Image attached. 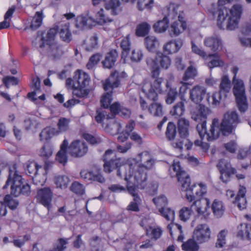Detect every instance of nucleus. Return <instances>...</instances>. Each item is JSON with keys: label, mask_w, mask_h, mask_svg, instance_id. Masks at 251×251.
Listing matches in <instances>:
<instances>
[{"label": "nucleus", "mask_w": 251, "mask_h": 251, "mask_svg": "<svg viewBox=\"0 0 251 251\" xmlns=\"http://www.w3.org/2000/svg\"><path fill=\"white\" fill-rule=\"evenodd\" d=\"M141 162H144L145 164L140 163L135 158H129L126 160L122 158L118 157L115 150H107L103 156L104 161L103 170L106 173H110L117 169V176L122 177L124 173L125 180L126 182V189L128 193L133 197L131 201L127 207L128 211L138 212L140 210L139 205L142 200L138 193L136 188L144 189L147 185V172L152 166L153 161L151 158L148 151H144L138 155Z\"/></svg>", "instance_id": "nucleus-1"}, {"label": "nucleus", "mask_w": 251, "mask_h": 251, "mask_svg": "<svg viewBox=\"0 0 251 251\" xmlns=\"http://www.w3.org/2000/svg\"><path fill=\"white\" fill-rule=\"evenodd\" d=\"M173 170L176 173L181 191H184L187 201L192 202L191 207L194 209L197 215L201 219L207 220L210 215V200L203 197L207 193V186L203 183H194L191 185L189 175L181 167L178 161L174 160L170 170Z\"/></svg>", "instance_id": "nucleus-2"}, {"label": "nucleus", "mask_w": 251, "mask_h": 251, "mask_svg": "<svg viewBox=\"0 0 251 251\" xmlns=\"http://www.w3.org/2000/svg\"><path fill=\"white\" fill-rule=\"evenodd\" d=\"M58 32L63 42L69 43L72 41L70 23L66 22L60 26L56 25L47 31H43L39 43L40 48L48 47L55 57L63 53L62 46L55 42V37Z\"/></svg>", "instance_id": "nucleus-3"}, {"label": "nucleus", "mask_w": 251, "mask_h": 251, "mask_svg": "<svg viewBox=\"0 0 251 251\" xmlns=\"http://www.w3.org/2000/svg\"><path fill=\"white\" fill-rule=\"evenodd\" d=\"M207 109L203 105H201L199 110L192 114V118L196 122H200L197 126V130L201 140L206 139L207 141H212L218 138L219 131L216 130L219 125L217 119H214L209 131L206 129V120Z\"/></svg>", "instance_id": "nucleus-4"}, {"label": "nucleus", "mask_w": 251, "mask_h": 251, "mask_svg": "<svg viewBox=\"0 0 251 251\" xmlns=\"http://www.w3.org/2000/svg\"><path fill=\"white\" fill-rule=\"evenodd\" d=\"M146 63L151 70V77L155 79L152 83L149 82L144 83L142 90L149 100L155 101L158 100V94H162L163 92L161 86L163 78L158 77L160 73V68L159 65L153 61V58H147Z\"/></svg>", "instance_id": "nucleus-5"}, {"label": "nucleus", "mask_w": 251, "mask_h": 251, "mask_svg": "<svg viewBox=\"0 0 251 251\" xmlns=\"http://www.w3.org/2000/svg\"><path fill=\"white\" fill-rule=\"evenodd\" d=\"M23 184V178L18 169L16 162H12L8 166V176L3 189H6L9 185L11 194L15 197L21 194L28 196L30 194V186L28 184Z\"/></svg>", "instance_id": "nucleus-6"}, {"label": "nucleus", "mask_w": 251, "mask_h": 251, "mask_svg": "<svg viewBox=\"0 0 251 251\" xmlns=\"http://www.w3.org/2000/svg\"><path fill=\"white\" fill-rule=\"evenodd\" d=\"M243 8L234 4L230 9L224 8L218 10L217 26L221 29L232 30L237 28L241 19Z\"/></svg>", "instance_id": "nucleus-7"}, {"label": "nucleus", "mask_w": 251, "mask_h": 251, "mask_svg": "<svg viewBox=\"0 0 251 251\" xmlns=\"http://www.w3.org/2000/svg\"><path fill=\"white\" fill-rule=\"evenodd\" d=\"M90 82V77L88 74L81 70H77L73 78H68L66 81V86L73 89V94L78 98L87 97L89 91L86 89Z\"/></svg>", "instance_id": "nucleus-8"}, {"label": "nucleus", "mask_w": 251, "mask_h": 251, "mask_svg": "<svg viewBox=\"0 0 251 251\" xmlns=\"http://www.w3.org/2000/svg\"><path fill=\"white\" fill-rule=\"evenodd\" d=\"M126 76L125 72H119L117 71H113L109 78L106 79L103 84V87L105 91V93L100 100L101 105L105 108L109 107L112 100L113 95V90L118 88L120 85L121 78Z\"/></svg>", "instance_id": "nucleus-9"}, {"label": "nucleus", "mask_w": 251, "mask_h": 251, "mask_svg": "<svg viewBox=\"0 0 251 251\" xmlns=\"http://www.w3.org/2000/svg\"><path fill=\"white\" fill-rule=\"evenodd\" d=\"M238 115L235 111H228L224 114L220 124V130L224 136L231 134L240 123Z\"/></svg>", "instance_id": "nucleus-10"}, {"label": "nucleus", "mask_w": 251, "mask_h": 251, "mask_svg": "<svg viewBox=\"0 0 251 251\" xmlns=\"http://www.w3.org/2000/svg\"><path fill=\"white\" fill-rule=\"evenodd\" d=\"M233 92L236 98L239 110L241 113L245 112L248 109V104L245 95L244 84L242 80H238L235 82Z\"/></svg>", "instance_id": "nucleus-11"}, {"label": "nucleus", "mask_w": 251, "mask_h": 251, "mask_svg": "<svg viewBox=\"0 0 251 251\" xmlns=\"http://www.w3.org/2000/svg\"><path fill=\"white\" fill-rule=\"evenodd\" d=\"M152 201L158 209L160 214L167 221H173L175 218V211L171 208L167 207L168 201L164 195H161L152 199Z\"/></svg>", "instance_id": "nucleus-12"}, {"label": "nucleus", "mask_w": 251, "mask_h": 251, "mask_svg": "<svg viewBox=\"0 0 251 251\" xmlns=\"http://www.w3.org/2000/svg\"><path fill=\"white\" fill-rule=\"evenodd\" d=\"M217 167L220 173V179L225 183L230 181L232 176L237 173L236 169L232 166L230 162L224 159L219 161Z\"/></svg>", "instance_id": "nucleus-13"}, {"label": "nucleus", "mask_w": 251, "mask_h": 251, "mask_svg": "<svg viewBox=\"0 0 251 251\" xmlns=\"http://www.w3.org/2000/svg\"><path fill=\"white\" fill-rule=\"evenodd\" d=\"M35 198L37 203L42 205L48 210L51 208L53 193L50 187L39 189Z\"/></svg>", "instance_id": "nucleus-14"}, {"label": "nucleus", "mask_w": 251, "mask_h": 251, "mask_svg": "<svg viewBox=\"0 0 251 251\" xmlns=\"http://www.w3.org/2000/svg\"><path fill=\"white\" fill-rule=\"evenodd\" d=\"M42 168V166L39 165L34 161H28L26 163V169L28 175L30 176L32 179L33 181L37 184L38 183L43 184L46 179V175L44 173L43 176L38 173L39 170Z\"/></svg>", "instance_id": "nucleus-15"}, {"label": "nucleus", "mask_w": 251, "mask_h": 251, "mask_svg": "<svg viewBox=\"0 0 251 251\" xmlns=\"http://www.w3.org/2000/svg\"><path fill=\"white\" fill-rule=\"evenodd\" d=\"M230 88V81L227 75H223L220 86V91L214 93L212 96V104L214 106L219 105L222 100V95L226 97V94L229 92Z\"/></svg>", "instance_id": "nucleus-16"}, {"label": "nucleus", "mask_w": 251, "mask_h": 251, "mask_svg": "<svg viewBox=\"0 0 251 251\" xmlns=\"http://www.w3.org/2000/svg\"><path fill=\"white\" fill-rule=\"evenodd\" d=\"M211 230L206 224H200L193 231V238L199 244L208 242L211 238Z\"/></svg>", "instance_id": "nucleus-17"}, {"label": "nucleus", "mask_w": 251, "mask_h": 251, "mask_svg": "<svg viewBox=\"0 0 251 251\" xmlns=\"http://www.w3.org/2000/svg\"><path fill=\"white\" fill-rule=\"evenodd\" d=\"M68 153L73 157H79L84 156L88 151L86 144L79 140L73 141L68 146Z\"/></svg>", "instance_id": "nucleus-18"}, {"label": "nucleus", "mask_w": 251, "mask_h": 251, "mask_svg": "<svg viewBox=\"0 0 251 251\" xmlns=\"http://www.w3.org/2000/svg\"><path fill=\"white\" fill-rule=\"evenodd\" d=\"M81 177L85 181H96L100 183H103L105 178L103 176L100 169L95 171H89L87 170H83L80 173Z\"/></svg>", "instance_id": "nucleus-19"}, {"label": "nucleus", "mask_w": 251, "mask_h": 251, "mask_svg": "<svg viewBox=\"0 0 251 251\" xmlns=\"http://www.w3.org/2000/svg\"><path fill=\"white\" fill-rule=\"evenodd\" d=\"M187 27L186 22L184 20V17L179 15L178 21L174 22L170 27L171 34L174 36H178L183 32Z\"/></svg>", "instance_id": "nucleus-20"}, {"label": "nucleus", "mask_w": 251, "mask_h": 251, "mask_svg": "<svg viewBox=\"0 0 251 251\" xmlns=\"http://www.w3.org/2000/svg\"><path fill=\"white\" fill-rule=\"evenodd\" d=\"M246 188L243 186H240L233 203L237 205L239 210L246 208L247 201L246 197Z\"/></svg>", "instance_id": "nucleus-21"}, {"label": "nucleus", "mask_w": 251, "mask_h": 251, "mask_svg": "<svg viewBox=\"0 0 251 251\" xmlns=\"http://www.w3.org/2000/svg\"><path fill=\"white\" fill-rule=\"evenodd\" d=\"M183 45V42L181 39L171 40L163 46V51L167 54H171L176 53L179 51Z\"/></svg>", "instance_id": "nucleus-22"}, {"label": "nucleus", "mask_w": 251, "mask_h": 251, "mask_svg": "<svg viewBox=\"0 0 251 251\" xmlns=\"http://www.w3.org/2000/svg\"><path fill=\"white\" fill-rule=\"evenodd\" d=\"M206 93L205 89L201 86H195L190 92V98L191 100L198 104L203 100Z\"/></svg>", "instance_id": "nucleus-23"}, {"label": "nucleus", "mask_w": 251, "mask_h": 251, "mask_svg": "<svg viewBox=\"0 0 251 251\" xmlns=\"http://www.w3.org/2000/svg\"><path fill=\"white\" fill-rule=\"evenodd\" d=\"M118 56L116 50H111L106 54L104 60L102 61L103 67L108 69L112 68L115 65Z\"/></svg>", "instance_id": "nucleus-24"}, {"label": "nucleus", "mask_w": 251, "mask_h": 251, "mask_svg": "<svg viewBox=\"0 0 251 251\" xmlns=\"http://www.w3.org/2000/svg\"><path fill=\"white\" fill-rule=\"evenodd\" d=\"M204 45L209 48L213 51H216L222 48L221 40L217 36H213L206 38L204 40Z\"/></svg>", "instance_id": "nucleus-25"}, {"label": "nucleus", "mask_w": 251, "mask_h": 251, "mask_svg": "<svg viewBox=\"0 0 251 251\" xmlns=\"http://www.w3.org/2000/svg\"><path fill=\"white\" fill-rule=\"evenodd\" d=\"M167 228L173 238L174 239L177 236V240L178 241H182L184 237L182 235V227L181 225L178 224L171 223L168 225Z\"/></svg>", "instance_id": "nucleus-26"}, {"label": "nucleus", "mask_w": 251, "mask_h": 251, "mask_svg": "<svg viewBox=\"0 0 251 251\" xmlns=\"http://www.w3.org/2000/svg\"><path fill=\"white\" fill-rule=\"evenodd\" d=\"M68 142L64 139L60 146V149L56 155L55 160L59 163L65 165L68 160L67 151Z\"/></svg>", "instance_id": "nucleus-27"}, {"label": "nucleus", "mask_w": 251, "mask_h": 251, "mask_svg": "<svg viewBox=\"0 0 251 251\" xmlns=\"http://www.w3.org/2000/svg\"><path fill=\"white\" fill-rule=\"evenodd\" d=\"M105 8L110 10L111 14L116 15L122 12V4L119 0H109L105 3Z\"/></svg>", "instance_id": "nucleus-28"}, {"label": "nucleus", "mask_w": 251, "mask_h": 251, "mask_svg": "<svg viewBox=\"0 0 251 251\" xmlns=\"http://www.w3.org/2000/svg\"><path fill=\"white\" fill-rule=\"evenodd\" d=\"M166 87L167 88V93L165 98V101L166 103L171 104L175 102L178 96V92L176 88L171 87L169 81L166 82Z\"/></svg>", "instance_id": "nucleus-29"}, {"label": "nucleus", "mask_w": 251, "mask_h": 251, "mask_svg": "<svg viewBox=\"0 0 251 251\" xmlns=\"http://www.w3.org/2000/svg\"><path fill=\"white\" fill-rule=\"evenodd\" d=\"M120 47L122 50V58L125 62L127 60V58L131 50V42L129 35L124 37L120 43Z\"/></svg>", "instance_id": "nucleus-30"}, {"label": "nucleus", "mask_w": 251, "mask_h": 251, "mask_svg": "<svg viewBox=\"0 0 251 251\" xmlns=\"http://www.w3.org/2000/svg\"><path fill=\"white\" fill-rule=\"evenodd\" d=\"M153 61L159 65V68L165 70L168 69L171 64L170 58L161 52L158 53L155 58L153 59Z\"/></svg>", "instance_id": "nucleus-31"}, {"label": "nucleus", "mask_w": 251, "mask_h": 251, "mask_svg": "<svg viewBox=\"0 0 251 251\" xmlns=\"http://www.w3.org/2000/svg\"><path fill=\"white\" fill-rule=\"evenodd\" d=\"M211 210L215 217L221 218L224 214L226 210L225 206L222 201L215 199L211 206Z\"/></svg>", "instance_id": "nucleus-32"}, {"label": "nucleus", "mask_w": 251, "mask_h": 251, "mask_svg": "<svg viewBox=\"0 0 251 251\" xmlns=\"http://www.w3.org/2000/svg\"><path fill=\"white\" fill-rule=\"evenodd\" d=\"M237 236L243 239H251V225L246 223L241 224L238 226Z\"/></svg>", "instance_id": "nucleus-33"}, {"label": "nucleus", "mask_w": 251, "mask_h": 251, "mask_svg": "<svg viewBox=\"0 0 251 251\" xmlns=\"http://www.w3.org/2000/svg\"><path fill=\"white\" fill-rule=\"evenodd\" d=\"M189 121L185 118H180L177 122L178 131L181 138H186L189 134Z\"/></svg>", "instance_id": "nucleus-34"}, {"label": "nucleus", "mask_w": 251, "mask_h": 251, "mask_svg": "<svg viewBox=\"0 0 251 251\" xmlns=\"http://www.w3.org/2000/svg\"><path fill=\"white\" fill-rule=\"evenodd\" d=\"M106 132L114 136L120 133L122 130V126L120 123L112 119L105 126Z\"/></svg>", "instance_id": "nucleus-35"}, {"label": "nucleus", "mask_w": 251, "mask_h": 251, "mask_svg": "<svg viewBox=\"0 0 251 251\" xmlns=\"http://www.w3.org/2000/svg\"><path fill=\"white\" fill-rule=\"evenodd\" d=\"M151 29V25L147 22H142L137 25L135 35L137 37H145L147 35Z\"/></svg>", "instance_id": "nucleus-36"}, {"label": "nucleus", "mask_w": 251, "mask_h": 251, "mask_svg": "<svg viewBox=\"0 0 251 251\" xmlns=\"http://www.w3.org/2000/svg\"><path fill=\"white\" fill-rule=\"evenodd\" d=\"M70 182V180L68 176L65 175L56 176L54 178V182L57 188L61 189L67 188Z\"/></svg>", "instance_id": "nucleus-37"}, {"label": "nucleus", "mask_w": 251, "mask_h": 251, "mask_svg": "<svg viewBox=\"0 0 251 251\" xmlns=\"http://www.w3.org/2000/svg\"><path fill=\"white\" fill-rule=\"evenodd\" d=\"M148 110L154 116L161 117L164 114L163 105L160 103L152 102L149 105Z\"/></svg>", "instance_id": "nucleus-38"}, {"label": "nucleus", "mask_w": 251, "mask_h": 251, "mask_svg": "<svg viewBox=\"0 0 251 251\" xmlns=\"http://www.w3.org/2000/svg\"><path fill=\"white\" fill-rule=\"evenodd\" d=\"M43 18L44 15L43 12L42 11H37L31 21L30 25V28L32 30L37 29L42 25Z\"/></svg>", "instance_id": "nucleus-39"}, {"label": "nucleus", "mask_w": 251, "mask_h": 251, "mask_svg": "<svg viewBox=\"0 0 251 251\" xmlns=\"http://www.w3.org/2000/svg\"><path fill=\"white\" fill-rule=\"evenodd\" d=\"M198 242L193 237L184 242L181 246L184 251H198L200 248Z\"/></svg>", "instance_id": "nucleus-40"}, {"label": "nucleus", "mask_w": 251, "mask_h": 251, "mask_svg": "<svg viewBox=\"0 0 251 251\" xmlns=\"http://www.w3.org/2000/svg\"><path fill=\"white\" fill-rule=\"evenodd\" d=\"M169 20L167 16H165L162 20H159L153 25L155 31L161 33L165 31L169 26Z\"/></svg>", "instance_id": "nucleus-41"}, {"label": "nucleus", "mask_w": 251, "mask_h": 251, "mask_svg": "<svg viewBox=\"0 0 251 251\" xmlns=\"http://www.w3.org/2000/svg\"><path fill=\"white\" fill-rule=\"evenodd\" d=\"M177 134L176 127V125L172 122L168 123L165 135L169 141L174 140Z\"/></svg>", "instance_id": "nucleus-42"}, {"label": "nucleus", "mask_w": 251, "mask_h": 251, "mask_svg": "<svg viewBox=\"0 0 251 251\" xmlns=\"http://www.w3.org/2000/svg\"><path fill=\"white\" fill-rule=\"evenodd\" d=\"M96 21H93L94 23H97L100 25H103L109 23H111L112 22V20L107 17L105 14L104 10L101 8L100 11H99L96 15Z\"/></svg>", "instance_id": "nucleus-43"}, {"label": "nucleus", "mask_w": 251, "mask_h": 251, "mask_svg": "<svg viewBox=\"0 0 251 251\" xmlns=\"http://www.w3.org/2000/svg\"><path fill=\"white\" fill-rule=\"evenodd\" d=\"M185 112V107L183 102L180 101L175 105L170 111V114L175 118H178L182 116Z\"/></svg>", "instance_id": "nucleus-44"}, {"label": "nucleus", "mask_w": 251, "mask_h": 251, "mask_svg": "<svg viewBox=\"0 0 251 251\" xmlns=\"http://www.w3.org/2000/svg\"><path fill=\"white\" fill-rule=\"evenodd\" d=\"M146 232L148 236L155 240L159 238L162 234V230L160 228L153 227L151 226L146 228Z\"/></svg>", "instance_id": "nucleus-45"}, {"label": "nucleus", "mask_w": 251, "mask_h": 251, "mask_svg": "<svg viewBox=\"0 0 251 251\" xmlns=\"http://www.w3.org/2000/svg\"><path fill=\"white\" fill-rule=\"evenodd\" d=\"M102 54L100 53H96L93 54L89 58V61L86 64V67L89 70L93 69L102 58Z\"/></svg>", "instance_id": "nucleus-46"}, {"label": "nucleus", "mask_w": 251, "mask_h": 251, "mask_svg": "<svg viewBox=\"0 0 251 251\" xmlns=\"http://www.w3.org/2000/svg\"><path fill=\"white\" fill-rule=\"evenodd\" d=\"M89 21H92V19L90 18H88L85 16H78L75 20L76 27L80 28H83L84 27H91L92 25L88 23Z\"/></svg>", "instance_id": "nucleus-47"}, {"label": "nucleus", "mask_w": 251, "mask_h": 251, "mask_svg": "<svg viewBox=\"0 0 251 251\" xmlns=\"http://www.w3.org/2000/svg\"><path fill=\"white\" fill-rule=\"evenodd\" d=\"M52 152V146L49 143H47L41 149L39 154L41 157L47 159L51 156Z\"/></svg>", "instance_id": "nucleus-48"}, {"label": "nucleus", "mask_w": 251, "mask_h": 251, "mask_svg": "<svg viewBox=\"0 0 251 251\" xmlns=\"http://www.w3.org/2000/svg\"><path fill=\"white\" fill-rule=\"evenodd\" d=\"M153 4L154 0H138L137 7L140 11H143L145 9L151 10Z\"/></svg>", "instance_id": "nucleus-49"}, {"label": "nucleus", "mask_w": 251, "mask_h": 251, "mask_svg": "<svg viewBox=\"0 0 251 251\" xmlns=\"http://www.w3.org/2000/svg\"><path fill=\"white\" fill-rule=\"evenodd\" d=\"M145 43L148 50L150 51H153L158 44V40L154 36H147L145 39Z\"/></svg>", "instance_id": "nucleus-50"}, {"label": "nucleus", "mask_w": 251, "mask_h": 251, "mask_svg": "<svg viewBox=\"0 0 251 251\" xmlns=\"http://www.w3.org/2000/svg\"><path fill=\"white\" fill-rule=\"evenodd\" d=\"M70 190L78 196H82L85 194V188L84 186L77 181L74 182L71 187Z\"/></svg>", "instance_id": "nucleus-51"}, {"label": "nucleus", "mask_w": 251, "mask_h": 251, "mask_svg": "<svg viewBox=\"0 0 251 251\" xmlns=\"http://www.w3.org/2000/svg\"><path fill=\"white\" fill-rule=\"evenodd\" d=\"M3 203L11 210H15L19 205V201L14 199L10 195H6L4 198Z\"/></svg>", "instance_id": "nucleus-52"}, {"label": "nucleus", "mask_w": 251, "mask_h": 251, "mask_svg": "<svg viewBox=\"0 0 251 251\" xmlns=\"http://www.w3.org/2000/svg\"><path fill=\"white\" fill-rule=\"evenodd\" d=\"M143 57L142 51L139 49H134L132 50L130 55H128V58H129L132 62H139Z\"/></svg>", "instance_id": "nucleus-53"}, {"label": "nucleus", "mask_w": 251, "mask_h": 251, "mask_svg": "<svg viewBox=\"0 0 251 251\" xmlns=\"http://www.w3.org/2000/svg\"><path fill=\"white\" fill-rule=\"evenodd\" d=\"M192 208L183 207L179 210V217L181 221L186 222L190 219L192 213Z\"/></svg>", "instance_id": "nucleus-54"}, {"label": "nucleus", "mask_w": 251, "mask_h": 251, "mask_svg": "<svg viewBox=\"0 0 251 251\" xmlns=\"http://www.w3.org/2000/svg\"><path fill=\"white\" fill-rule=\"evenodd\" d=\"M54 134V131L53 128L50 127L45 128L40 133V140L42 141H48L52 137Z\"/></svg>", "instance_id": "nucleus-55"}, {"label": "nucleus", "mask_w": 251, "mask_h": 251, "mask_svg": "<svg viewBox=\"0 0 251 251\" xmlns=\"http://www.w3.org/2000/svg\"><path fill=\"white\" fill-rule=\"evenodd\" d=\"M227 234V231L226 230H221L218 234L217 240L216 243L217 248H223L226 243V236Z\"/></svg>", "instance_id": "nucleus-56"}, {"label": "nucleus", "mask_w": 251, "mask_h": 251, "mask_svg": "<svg viewBox=\"0 0 251 251\" xmlns=\"http://www.w3.org/2000/svg\"><path fill=\"white\" fill-rule=\"evenodd\" d=\"M70 120L66 118L61 117L59 119L57 123V127L59 131L65 132L69 127Z\"/></svg>", "instance_id": "nucleus-57"}, {"label": "nucleus", "mask_w": 251, "mask_h": 251, "mask_svg": "<svg viewBox=\"0 0 251 251\" xmlns=\"http://www.w3.org/2000/svg\"><path fill=\"white\" fill-rule=\"evenodd\" d=\"M197 70L193 66H189L186 70L183 76V80L187 81L190 78H194L197 75Z\"/></svg>", "instance_id": "nucleus-58"}, {"label": "nucleus", "mask_w": 251, "mask_h": 251, "mask_svg": "<svg viewBox=\"0 0 251 251\" xmlns=\"http://www.w3.org/2000/svg\"><path fill=\"white\" fill-rule=\"evenodd\" d=\"M106 118L107 119H112L109 114H107L106 112L104 111H100L97 110L96 111V115L95 116V120L98 123L101 124L104 119Z\"/></svg>", "instance_id": "nucleus-59"}, {"label": "nucleus", "mask_w": 251, "mask_h": 251, "mask_svg": "<svg viewBox=\"0 0 251 251\" xmlns=\"http://www.w3.org/2000/svg\"><path fill=\"white\" fill-rule=\"evenodd\" d=\"M90 43L87 45L86 50L88 51H91L97 48L98 45V37L97 34L91 36L89 40Z\"/></svg>", "instance_id": "nucleus-60"}, {"label": "nucleus", "mask_w": 251, "mask_h": 251, "mask_svg": "<svg viewBox=\"0 0 251 251\" xmlns=\"http://www.w3.org/2000/svg\"><path fill=\"white\" fill-rule=\"evenodd\" d=\"M3 83L5 87L8 88L9 85H16L18 84L19 80L17 78L14 76H8L4 77L3 79Z\"/></svg>", "instance_id": "nucleus-61"}, {"label": "nucleus", "mask_w": 251, "mask_h": 251, "mask_svg": "<svg viewBox=\"0 0 251 251\" xmlns=\"http://www.w3.org/2000/svg\"><path fill=\"white\" fill-rule=\"evenodd\" d=\"M83 138L85 139L88 143L91 145H95L99 143L100 142L99 138H97L89 133H84L83 134Z\"/></svg>", "instance_id": "nucleus-62"}, {"label": "nucleus", "mask_w": 251, "mask_h": 251, "mask_svg": "<svg viewBox=\"0 0 251 251\" xmlns=\"http://www.w3.org/2000/svg\"><path fill=\"white\" fill-rule=\"evenodd\" d=\"M121 106L118 102H115L111 105L110 104L109 107L112 113L111 116L115 117L116 115H118Z\"/></svg>", "instance_id": "nucleus-63"}, {"label": "nucleus", "mask_w": 251, "mask_h": 251, "mask_svg": "<svg viewBox=\"0 0 251 251\" xmlns=\"http://www.w3.org/2000/svg\"><path fill=\"white\" fill-rule=\"evenodd\" d=\"M224 146L226 150L231 153H235L237 149V144L234 141L225 143Z\"/></svg>", "instance_id": "nucleus-64"}]
</instances>
